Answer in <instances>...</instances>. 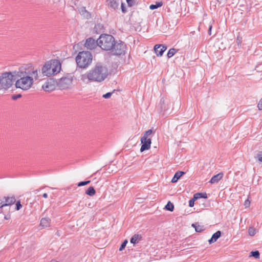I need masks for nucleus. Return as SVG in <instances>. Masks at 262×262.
<instances>
[{
	"label": "nucleus",
	"instance_id": "obj_16",
	"mask_svg": "<svg viewBox=\"0 0 262 262\" xmlns=\"http://www.w3.org/2000/svg\"><path fill=\"white\" fill-rule=\"evenodd\" d=\"M221 232L220 231H217L215 233H214L212 237L208 241L209 244H212L215 242L217 239L221 236Z\"/></svg>",
	"mask_w": 262,
	"mask_h": 262
},
{
	"label": "nucleus",
	"instance_id": "obj_1",
	"mask_svg": "<svg viewBox=\"0 0 262 262\" xmlns=\"http://www.w3.org/2000/svg\"><path fill=\"white\" fill-rule=\"evenodd\" d=\"M17 79L15 86L24 91L30 89L35 81L39 79L40 71L39 68L31 64H26L14 71Z\"/></svg>",
	"mask_w": 262,
	"mask_h": 262
},
{
	"label": "nucleus",
	"instance_id": "obj_40",
	"mask_svg": "<svg viewBox=\"0 0 262 262\" xmlns=\"http://www.w3.org/2000/svg\"><path fill=\"white\" fill-rule=\"evenodd\" d=\"M211 29H212V26H210V27H209V34L210 35L211 34Z\"/></svg>",
	"mask_w": 262,
	"mask_h": 262
},
{
	"label": "nucleus",
	"instance_id": "obj_12",
	"mask_svg": "<svg viewBox=\"0 0 262 262\" xmlns=\"http://www.w3.org/2000/svg\"><path fill=\"white\" fill-rule=\"evenodd\" d=\"M166 49V48L164 46L161 45H157L154 47L155 52L156 55L158 56H161L163 55V52L165 51Z\"/></svg>",
	"mask_w": 262,
	"mask_h": 262
},
{
	"label": "nucleus",
	"instance_id": "obj_42",
	"mask_svg": "<svg viewBox=\"0 0 262 262\" xmlns=\"http://www.w3.org/2000/svg\"><path fill=\"white\" fill-rule=\"evenodd\" d=\"M195 230H196V231H197V232L200 231V230H198V229H197V228H195Z\"/></svg>",
	"mask_w": 262,
	"mask_h": 262
},
{
	"label": "nucleus",
	"instance_id": "obj_9",
	"mask_svg": "<svg viewBox=\"0 0 262 262\" xmlns=\"http://www.w3.org/2000/svg\"><path fill=\"white\" fill-rule=\"evenodd\" d=\"M113 47L111 50L114 54L120 55L125 52V45L121 41H114Z\"/></svg>",
	"mask_w": 262,
	"mask_h": 262
},
{
	"label": "nucleus",
	"instance_id": "obj_37",
	"mask_svg": "<svg viewBox=\"0 0 262 262\" xmlns=\"http://www.w3.org/2000/svg\"><path fill=\"white\" fill-rule=\"evenodd\" d=\"M242 42V39L240 38L239 37L237 38V43L238 45L240 44Z\"/></svg>",
	"mask_w": 262,
	"mask_h": 262
},
{
	"label": "nucleus",
	"instance_id": "obj_14",
	"mask_svg": "<svg viewBox=\"0 0 262 262\" xmlns=\"http://www.w3.org/2000/svg\"><path fill=\"white\" fill-rule=\"evenodd\" d=\"M223 177V173L220 172L215 176H214L210 180L209 182L211 184H214L217 183L220 180L222 179Z\"/></svg>",
	"mask_w": 262,
	"mask_h": 262
},
{
	"label": "nucleus",
	"instance_id": "obj_2",
	"mask_svg": "<svg viewBox=\"0 0 262 262\" xmlns=\"http://www.w3.org/2000/svg\"><path fill=\"white\" fill-rule=\"evenodd\" d=\"M108 75L106 67L101 63H97L90 70L81 74L80 80L85 84L92 82H101L107 78Z\"/></svg>",
	"mask_w": 262,
	"mask_h": 262
},
{
	"label": "nucleus",
	"instance_id": "obj_22",
	"mask_svg": "<svg viewBox=\"0 0 262 262\" xmlns=\"http://www.w3.org/2000/svg\"><path fill=\"white\" fill-rule=\"evenodd\" d=\"M163 3L161 2H156V4L150 5L149 6V8L151 10H154L157 9L159 7H160L162 6Z\"/></svg>",
	"mask_w": 262,
	"mask_h": 262
},
{
	"label": "nucleus",
	"instance_id": "obj_5",
	"mask_svg": "<svg viewBox=\"0 0 262 262\" xmlns=\"http://www.w3.org/2000/svg\"><path fill=\"white\" fill-rule=\"evenodd\" d=\"M92 55L89 51L80 52L76 57L77 66L81 68H87L92 62Z\"/></svg>",
	"mask_w": 262,
	"mask_h": 262
},
{
	"label": "nucleus",
	"instance_id": "obj_31",
	"mask_svg": "<svg viewBox=\"0 0 262 262\" xmlns=\"http://www.w3.org/2000/svg\"><path fill=\"white\" fill-rule=\"evenodd\" d=\"M195 201H196V200H194V199L193 198L189 201V206L190 207H193Z\"/></svg>",
	"mask_w": 262,
	"mask_h": 262
},
{
	"label": "nucleus",
	"instance_id": "obj_34",
	"mask_svg": "<svg viewBox=\"0 0 262 262\" xmlns=\"http://www.w3.org/2000/svg\"><path fill=\"white\" fill-rule=\"evenodd\" d=\"M22 207V205H21L19 201L17 202L16 204V209L17 210H19Z\"/></svg>",
	"mask_w": 262,
	"mask_h": 262
},
{
	"label": "nucleus",
	"instance_id": "obj_11",
	"mask_svg": "<svg viewBox=\"0 0 262 262\" xmlns=\"http://www.w3.org/2000/svg\"><path fill=\"white\" fill-rule=\"evenodd\" d=\"M97 45V41H96L95 39L89 38L86 39L85 46L89 49L92 50L95 48Z\"/></svg>",
	"mask_w": 262,
	"mask_h": 262
},
{
	"label": "nucleus",
	"instance_id": "obj_28",
	"mask_svg": "<svg viewBox=\"0 0 262 262\" xmlns=\"http://www.w3.org/2000/svg\"><path fill=\"white\" fill-rule=\"evenodd\" d=\"M128 241L127 239H125L121 244V247L119 248L120 251H122L123 249H124L127 244Z\"/></svg>",
	"mask_w": 262,
	"mask_h": 262
},
{
	"label": "nucleus",
	"instance_id": "obj_19",
	"mask_svg": "<svg viewBox=\"0 0 262 262\" xmlns=\"http://www.w3.org/2000/svg\"><path fill=\"white\" fill-rule=\"evenodd\" d=\"M184 174V172L182 171H178L177 172L173 178L171 180L172 183H176L178 181V180Z\"/></svg>",
	"mask_w": 262,
	"mask_h": 262
},
{
	"label": "nucleus",
	"instance_id": "obj_30",
	"mask_svg": "<svg viewBox=\"0 0 262 262\" xmlns=\"http://www.w3.org/2000/svg\"><path fill=\"white\" fill-rule=\"evenodd\" d=\"M90 183V181H84V182H81L79 183L77 185L78 186H82L85 185H87Z\"/></svg>",
	"mask_w": 262,
	"mask_h": 262
},
{
	"label": "nucleus",
	"instance_id": "obj_33",
	"mask_svg": "<svg viewBox=\"0 0 262 262\" xmlns=\"http://www.w3.org/2000/svg\"><path fill=\"white\" fill-rule=\"evenodd\" d=\"M257 107L259 110H262V98L260 99V100L259 101L258 103Z\"/></svg>",
	"mask_w": 262,
	"mask_h": 262
},
{
	"label": "nucleus",
	"instance_id": "obj_35",
	"mask_svg": "<svg viewBox=\"0 0 262 262\" xmlns=\"http://www.w3.org/2000/svg\"><path fill=\"white\" fill-rule=\"evenodd\" d=\"M112 94V93H110V92L107 93L103 95V97L105 99H108L111 96Z\"/></svg>",
	"mask_w": 262,
	"mask_h": 262
},
{
	"label": "nucleus",
	"instance_id": "obj_13",
	"mask_svg": "<svg viewBox=\"0 0 262 262\" xmlns=\"http://www.w3.org/2000/svg\"><path fill=\"white\" fill-rule=\"evenodd\" d=\"M42 89L46 91H52L55 89L54 85L52 84V81H48L42 85Z\"/></svg>",
	"mask_w": 262,
	"mask_h": 262
},
{
	"label": "nucleus",
	"instance_id": "obj_24",
	"mask_svg": "<svg viewBox=\"0 0 262 262\" xmlns=\"http://www.w3.org/2000/svg\"><path fill=\"white\" fill-rule=\"evenodd\" d=\"M165 208L167 210L172 211L174 209V206L170 201H169L165 206Z\"/></svg>",
	"mask_w": 262,
	"mask_h": 262
},
{
	"label": "nucleus",
	"instance_id": "obj_6",
	"mask_svg": "<svg viewBox=\"0 0 262 262\" xmlns=\"http://www.w3.org/2000/svg\"><path fill=\"white\" fill-rule=\"evenodd\" d=\"M14 72L3 73L0 77V89H8L12 85L13 80L16 79Z\"/></svg>",
	"mask_w": 262,
	"mask_h": 262
},
{
	"label": "nucleus",
	"instance_id": "obj_4",
	"mask_svg": "<svg viewBox=\"0 0 262 262\" xmlns=\"http://www.w3.org/2000/svg\"><path fill=\"white\" fill-rule=\"evenodd\" d=\"M115 41L114 37L108 34H101L97 40V45L102 50L111 51Z\"/></svg>",
	"mask_w": 262,
	"mask_h": 262
},
{
	"label": "nucleus",
	"instance_id": "obj_3",
	"mask_svg": "<svg viewBox=\"0 0 262 262\" xmlns=\"http://www.w3.org/2000/svg\"><path fill=\"white\" fill-rule=\"evenodd\" d=\"M61 70V63L57 59H51L46 61L41 69L43 76L51 77L59 73Z\"/></svg>",
	"mask_w": 262,
	"mask_h": 262
},
{
	"label": "nucleus",
	"instance_id": "obj_32",
	"mask_svg": "<svg viewBox=\"0 0 262 262\" xmlns=\"http://www.w3.org/2000/svg\"><path fill=\"white\" fill-rule=\"evenodd\" d=\"M244 206L246 208H248L250 205V201L249 199H247L244 202Z\"/></svg>",
	"mask_w": 262,
	"mask_h": 262
},
{
	"label": "nucleus",
	"instance_id": "obj_26",
	"mask_svg": "<svg viewBox=\"0 0 262 262\" xmlns=\"http://www.w3.org/2000/svg\"><path fill=\"white\" fill-rule=\"evenodd\" d=\"M176 53V50L174 49H171L169 50L167 53V56L168 58L171 57Z\"/></svg>",
	"mask_w": 262,
	"mask_h": 262
},
{
	"label": "nucleus",
	"instance_id": "obj_8",
	"mask_svg": "<svg viewBox=\"0 0 262 262\" xmlns=\"http://www.w3.org/2000/svg\"><path fill=\"white\" fill-rule=\"evenodd\" d=\"M152 131L151 129H149L145 132L143 137L141 138V142L142 144L140 151L141 152L148 150L150 148L151 141L150 138H148V137L152 134Z\"/></svg>",
	"mask_w": 262,
	"mask_h": 262
},
{
	"label": "nucleus",
	"instance_id": "obj_20",
	"mask_svg": "<svg viewBox=\"0 0 262 262\" xmlns=\"http://www.w3.org/2000/svg\"><path fill=\"white\" fill-rule=\"evenodd\" d=\"M86 194L90 196H93L95 194L96 191L94 187H90L85 192Z\"/></svg>",
	"mask_w": 262,
	"mask_h": 262
},
{
	"label": "nucleus",
	"instance_id": "obj_39",
	"mask_svg": "<svg viewBox=\"0 0 262 262\" xmlns=\"http://www.w3.org/2000/svg\"><path fill=\"white\" fill-rule=\"evenodd\" d=\"M43 197L44 198H47L48 197V194H47V193H43Z\"/></svg>",
	"mask_w": 262,
	"mask_h": 262
},
{
	"label": "nucleus",
	"instance_id": "obj_41",
	"mask_svg": "<svg viewBox=\"0 0 262 262\" xmlns=\"http://www.w3.org/2000/svg\"><path fill=\"white\" fill-rule=\"evenodd\" d=\"M121 7H122V10L123 12H125V11H124V8H123V5H122V6H121Z\"/></svg>",
	"mask_w": 262,
	"mask_h": 262
},
{
	"label": "nucleus",
	"instance_id": "obj_25",
	"mask_svg": "<svg viewBox=\"0 0 262 262\" xmlns=\"http://www.w3.org/2000/svg\"><path fill=\"white\" fill-rule=\"evenodd\" d=\"M201 198H207L206 194H203L201 193H197L194 194L193 195V198L194 199V200H196L198 199Z\"/></svg>",
	"mask_w": 262,
	"mask_h": 262
},
{
	"label": "nucleus",
	"instance_id": "obj_15",
	"mask_svg": "<svg viewBox=\"0 0 262 262\" xmlns=\"http://www.w3.org/2000/svg\"><path fill=\"white\" fill-rule=\"evenodd\" d=\"M51 220L48 217L42 218L40 220V226L43 228L49 227L50 226Z\"/></svg>",
	"mask_w": 262,
	"mask_h": 262
},
{
	"label": "nucleus",
	"instance_id": "obj_17",
	"mask_svg": "<svg viewBox=\"0 0 262 262\" xmlns=\"http://www.w3.org/2000/svg\"><path fill=\"white\" fill-rule=\"evenodd\" d=\"M107 5L108 6L114 9L115 10L116 8H118L119 3L115 0H108L107 1Z\"/></svg>",
	"mask_w": 262,
	"mask_h": 262
},
{
	"label": "nucleus",
	"instance_id": "obj_29",
	"mask_svg": "<svg viewBox=\"0 0 262 262\" xmlns=\"http://www.w3.org/2000/svg\"><path fill=\"white\" fill-rule=\"evenodd\" d=\"M256 158L259 162H262V152H259L257 153Z\"/></svg>",
	"mask_w": 262,
	"mask_h": 262
},
{
	"label": "nucleus",
	"instance_id": "obj_23",
	"mask_svg": "<svg viewBox=\"0 0 262 262\" xmlns=\"http://www.w3.org/2000/svg\"><path fill=\"white\" fill-rule=\"evenodd\" d=\"M257 231L256 229L253 227H250L248 229V234L250 236H253L255 235Z\"/></svg>",
	"mask_w": 262,
	"mask_h": 262
},
{
	"label": "nucleus",
	"instance_id": "obj_18",
	"mask_svg": "<svg viewBox=\"0 0 262 262\" xmlns=\"http://www.w3.org/2000/svg\"><path fill=\"white\" fill-rule=\"evenodd\" d=\"M142 236L139 234H135L130 239V243L133 244H138L141 240Z\"/></svg>",
	"mask_w": 262,
	"mask_h": 262
},
{
	"label": "nucleus",
	"instance_id": "obj_7",
	"mask_svg": "<svg viewBox=\"0 0 262 262\" xmlns=\"http://www.w3.org/2000/svg\"><path fill=\"white\" fill-rule=\"evenodd\" d=\"M73 78L71 76L62 77L57 82V86L60 90H66L72 87Z\"/></svg>",
	"mask_w": 262,
	"mask_h": 262
},
{
	"label": "nucleus",
	"instance_id": "obj_38",
	"mask_svg": "<svg viewBox=\"0 0 262 262\" xmlns=\"http://www.w3.org/2000/svg\"><path fill=\"white\" fill-rule=\"evenodd\" d=\"M20 97V95H16V96H12V98L13 99L15 100V99H16L17 98H19Z\"/></svg>",
	"mask_w": 262,
	"mask_h": 262
},
{
	"label": "nucleus",
	"instance_id": "obj_21",
	"mask_svg": "<svg viewBox=\"0 0 262 262\" xmlns=\"http://www.w3.org/2000/svg\"><path fill=\"white\" fill-rule=\"evenodd\" d=\"M80 13L83 17L88 18L90 16V13L85 9V8H82L80 10Z\"/></svg>",
	"mask_w": 262,
	"mask_h": 262
},
{
	"label": "nucleus",
	"instance_id": "obj_10",
	"mask_svg": "<svg viewBox=\"0 0 262 262\" xmlns=\"http://www.w3.org/2000/svg\"><path fill=\"white\" fill-rule=\"evenodd\" d=\"M15 198L13 196L4 197L0 200V208L11 205L15 202Z\"/></svg>",
	"mask_w": 262,
	"mask_h": 262
},
{
	"label": "nucleus",
	"instance_id": "obj_27",
	"mask_svg": "<svg viewBox=\"0 0 262 262\" xmlns=\"http://www.w3.org/2000/svg\"><path fill=\"white\" fill-rule=\"evenodd\" d=\"M251 256L254 257L255 258H259V253L258 251H252L250 253Z\"/></svg>",
	"mask_w": 262,
	"mask_h": 262
},
{
	"label": "nucleus",
	"instance_id": "obj_36",
	"mask_svg": "<svg viewBox=\"0 0 262 262\" xmlns=\"http://www.w3.org/2000/svg\"><path fill=\"white\" fill-rule=\"evenodd\" d=\"M126 1H127L128 5L130 6H132L134 3L133 0H126Z\"/></svg>",
	"mask_w": 262,
	"mask_h": 262
}]
</instances>
